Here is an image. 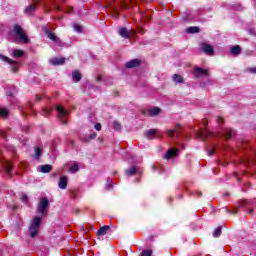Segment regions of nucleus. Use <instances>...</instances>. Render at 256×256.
Segmentation results:
<instances>
[{
  "instance_id": "nucleus-46",
  "label": "nucleus",
  "mask_w": 256,
  "mask_h": 256,
  "mask_svg": "<svg viewBox=\"0 0 256 256\" xmlns=\"http://www.w3.org/2000/svg\"><path fill=\"white\" fill-rule=\"evenodd\" d=\"M0 135L3 139H7V133L3 130H0Z\"/></svg>"
},
{
  "instance_id": "nucleus-32",
  "label": "nucleus",
  "mask_w": 256,
  "mask_h": 256,
  "mask_svg": "<svg viewBox=\"0 0 256 256\" xmlns=\"http://www.w3.org/2000/svg\"><path fill=\"white\" fill-rule=\"evenodd\" d=\"M113 129H114V131H121V129H122L121 123H119V121L115 120L113 122Z\"/></svg>"
},
{
  "instance_id": "nucleus-57",
  "label": "nucleus",
  "mask_w": 256,
  "mask_h": 256,
  "mask_svg": "<svg viewBox=\"0 0 256 256\" xmlns=\"http://www.w3.org/2000/svg\"><path fill=\"white\" fill-rule=\"evenodd\" d=\"M20 110L22 111L23 115H27V113H25V111H23V107H21Z\"/></svg>"
},
{
  "instance_id": "nucleus-35",
  "label": "nucleus",
  "mask_w": 256,
  "mask_h": 256,
  "mask_svg": "<svg viewBox=\"0 0 256 256\" xmlns=\"http://www.w3.org/2000/svg\"><path fill=\"white\" fill-rule=\"evenodd\" d=\"M211 136V132L207 131V130H201L200 131V137H202V139H206V137Z\"/></svg>"
},
{
  "instance_id": "nucleus-49",
  "label": "nucleus",
  "mask_w": 256,
  "mask_h": 256,
  "mask_svg": "<svg viewBox=\"0 0 256 256\" xmlns=\"http://www.w3.org/2000/svg\"><path fill=\"white\" fill-rule=\"evenodd\" d=\"M54 9H55V11H61V6L55 4Z\"/></svg>"
},
{
  "instance_id": "nucleus-62",
  "label": "nucleus",
  "mask_w": 256,
  "mask_h": 256,
  "mask_svg": "<svg viewBox=\"0 0 256 256\" xmlns=\"http://www.w3.org/2000/svg\"><path fill=\"white\" fill-rule=\"evenodd\" d=\"M242 191L245 193L247 190H245V187L242 188Z\"/></svg>"
},
{
  "instance_id": "nucleus-17",
  "label": "nucleus",
  "mask_w": 256,
  "mask_h": 256,
  "mask_svg": "<svg viewBox=\"0 0 256 256\" xmlns=\"http://www.w3.org/2000/svg\"><path fill=\"white\" fill-rule=\"evenodd\" d=\"M69 178L67 176H61L58 182L59 189H67Z\"/></svg>"
},
{
  "instance_id": "nucleus-26",
  "label": "nucleus",
  "mask_w": 256,
  "mask_h": 256,
  "mask_svg": "<svg viewBox=\"0 0 256 256\" xmlns=\"http://www.w3.org/2000/svg\"><path fill=\"white\" fill-rule=\"evenodd\" d=\"M51 65H63L65 63V58H52L50 59Z\"/></svg>"
},
{
  "instance_id": "nucleus-60",
  "label": "nucleus",
  "mask_w": 256,
  "mask_h": 256,
  "mask_svg": "<svg viewBox=\"0 0 256 256\" xmlns=\"http://www.w3.org/2000/svg\"><path fill=\"white\" fill-rule=\"evenodd\" d=\"M223 197H229V193H225Z\"/></svg>"
},
{
  "instance_id": "nucleus-2",
  "label": "nucleus",
  "mask_w": 256,
  "mask_h": 256,
  "mask_svg": "<svg viewBox=\"0 0 256 256\" xmlns=\"http://www.w3.org/2000/svg\"><path fill=\"white\" fill-rule=\"evenodd\" d=\"M41 227V217L36 216L33 218V221L31 222L28 232L30 237L35 238L37 235H39V228Z\"/></svg>"
},
{
  "instance_id": "nucleus-25",
  "label": "nucleus",
  "mask_w": 256,
  "mask_h": 256,
  "mask_svg": "<svg viewBox=\"0 0 256 256\" xmlns=\"http://www.w3.org/2000/svg\"><path fill=\"white\" fill-rule=\"evenodd\" d=\"M111 227L110 226H102L98 231H97V235L98 236H104L107 235V231H110Z\"/></svg>"
},
{
  "instance_id": "nucleus-54",
  "label": "nucleus",
  "mask_w": 256,
  "mask_h": 256,
  "mask_svg": "<svg viewBox=\"0 0 256 256\" xmlns=\"http://www.w3.org/2000/svg\"><path fill=\"white\" fill-rule=\"evenodd\" d=\"M32 107H33V104L29 103V104H28V109H29L30 111H33V110H32Z\"/></svg>"
},
{
  "instance_id": "nucleus-7",
  "label": "nucleus",
  "mask_w": 256,
  "mask_h": 256,
  "mask_svg": "<svg viewBox=\"0 0 256 256\" xmlns=\"http://www.w3.org/2000/svg\"><path fill=\"white\" fill-rule=\"evenodd\" d=\"M183 132V128L181 127L180 124H176L174 129L167 130V135L170 137V139H175L176 137H179L181 133Z\"/></svg>"
},
{
  "instance_id": "nucleus-16",
  "label": "nucleus",
  "mask_w": 256,
  "mask_h": 256,
  "mask_svg": "<svg viewBox=\"0 0 256 256\" xmlns=\"http://www.w3.org/2000/svg\"><path fill=\"white\" fill-rule=\"evenodd\" d=\"M6 95L9 99H13L17 95V87L15 86H8L6 89Z\"/></svg>"
},
{
  "instance_id": "nucleus-31",
  "label": "nucleus",
  "mask_w": 256,
  "mask_h": 256,
  "mask_svg": "<svg viewBox=\"0 0 256 256\" xmlns=\"http://www.w3.org/2000/svg\"><path fill=\"white\" fill-rule=\"evenodd\" d=\"M201 29L197 26H191L187 28V33L193 34V33H199Z\"/></svg>"
},
{
  "instance_id": "nucleus-8",
  "label": "nucleus",
  "mask_w": 256,
  "mask_h": 256,
  "mask_svg": "<svg viewBox=\"0 0 256 256\" xmlns=\"http://www.w3.org/2000/svg\"><path fill=\"white\" fill-rule=\"evenodd\" d=\"M200 49L203 53L209 55L210 57H212V55H215V49L211 46V44L201 43Z\"/></svg>"
},
{
  "instance_id": "nucleus-28",
  "label": "nucleus",
  "mask_w": 256,
  "mask_h": 256,
  "mask_svg": "<svg viewBox=\"0 0 256 256\" xmlns=\"http://www.w3.org/2000/svg\"><path fill=\"white\" fill-rule=\"evenodd\" d=\"M81 73L79 71L72 72V79L75 81V83H79L81 81Z\"/></svg>"
},
{
  "instance_id": "nucleus-23",
  "label": "nucleus",
  "mask_w": 256,
  "mask_h": 256,
  "mask_svg": "<svg viewBox=\"0 0 256 256\" xmlns=\"http://www.w3.org/2000/svg\"><path fill=\"white\" fill-rule=\"evenodd\" d=\"M230 53L231 55H234V57H237V55H241V46L239 45L233 46L230 49Z\"/></svg>"
},
{
  "instance_id": "nucleus-53",
  "label": "nucleus",
  "mask_w": 256,
  "mask_h": 256,
  "mask_svg": "<svg viewBox=\"0 0 256 256\" xmlns=\"http://www.w3.org/2000/svg\"><path fill=\"white\" fill-rule=\"evenodd\" d=\"M236 9L237 11H243V7L241 5H238Z\"/></svg>"
},
{
  "instance_id": "nucleus-34",
  "label": "nucleus",
  "mask_w": 256,
  "mask_h": 256,
  "mask_svg": "<svg viewBox=\"0 0 256 256\" xmlns=\"http://www.w3.org/2000/svg\"><path fill=\"white\" fill-rule=\"evenodd\" d=\"M25 55V52L23 50H14L13 51V57H23Z\"/></svg>"
},
{
  "instance_id": "nucleus-41",
  "label": "nucleus",
  "mask_w": 256,
  "mask_h": 256,
  "mask_svg": "<svg viewBox=\"0 0 256 256\" xmlns=\"http://www.w3.org/2000/svg\"><path fill=\"white\" fill-rule=\"evenodd\" d=\"M153 250H144L141 254V256H152Z\"/></svg>"
},
{
  "instance_id": "nucleus-11",
  "label": "nucleus",
  "mask_w": 256,
  "mask_h": 256,
  "mask_svg": "<svg viewBox=\"0 0 256 256\" xmlns=\"http://www.w3.org/2000/svg\"><path fill=\"white\" fill-rule=\"evenodd\" d=\"M179 156V149L177 148H170L164 155V159H174V157Z\"/></svg>"
},
{
  "instance_id": "nucleus-43",
  "label": "nucleus",
  "mask_w": 256,
  "mask_h": 256,
  "mask_svg": "<svg viewBox=\"0 0 256 256\" xmlns=\"http://www.w3.org/2000/svg\"><path fill=\"white\" fill-rule=\"evenodd\" d=\"M120 5L122 9H129V4H126L123 0H120Z\"/></svg>"
},
{
  "instance_id": "nucleus-9",
  "label": "nucleus",
  "mask_w": 256,
  "mask_h": 256,
  "mask_svg": "<svg viewBox=\"0 0 256 256\" xmlns=\"http://www.w3.org/2000/svg\"><path fill=\"white\" fill-rule=\"evenodd\" d=\"M193 75L196 79H199L201 77H209V71H207V70H205L201 67L196 66L194 68Z\"/></svg>"
},
{
  "instance_id": "nucleus-58",
  "label": "nucleus",
  "mask_w": 256,
  "mask_h": 256,
  "mask_svg": "<svg viewBox=\"0 0 256 256\" xmlns=\"http://www.w3.org/2000/svg\"><path fill=\"white\" fill-rule=\"evenodd\" d=\"M244 187H251V184L250 183H246V184H244Z\"/></svg>"
},
{
  "instance_id": "nucleus-20",
  "label": "nucleus",
  "mask_w": 256,
  "mask_h": 256,
  "mask_svg": "<svg viewBox=\"0 0 256 256\" xmlns=\"http://www.w3.org/2000/svg\"><path fill=\"white\" fill-rule=\"evenodd\" d=\"M118 34L120 35V37H123V39H129V37H131V35L129 34V30H127V28L125 27L120 28Z\"/></svg>"
},
{
  "instance_id": "nucleus-55",
  "label": "nucleus",
  "mask_w": 256,
  "mask_h": 256,
  "mask_svg": "<svg viewBox=\"0 0 256 256\" xmlns=\"http://www.w3.org/2000/svg\"><path fill=\"white\" fill-rule=\"evenodd\" d=\"M217 121H218V123H223V118L218 117V118H217Z\"/></svg>"
},
{
  "instance_id": "nucleus-3",
  "label": "nucleus",
  "mask_w": 256,
  "mask_h": 256,
  "mask_svg": "<svg viewBox=\"0 0 256 256\" xmlns=\"http://www.w3.org/2000/svg\"><path fill=\"white\" fill-rule=\"evenodd\" d=\"M12 33H14V35L18 37V40H20L22 43H29V37H27V34H25V30L23 27H21V25L15 24Z\"/></svg>"
},
{
  "instance_id": "nucleus-14",
  "label": "nucleus",
  "mask_w": 256,
  "mask_h": 256,
  "mask_svg": "<svg viewBox=\"0 0 256 256\" xmlns=\"http://www.w3.org/2000/svg\"><path fill=\"white\" fill-rule=\"evenodd\" d=\"M155 135H157V137H161L157 129H149L144 132V136L146 137V139H155Z\"/></svg>"
},
{
  "instance_id": "nucleus-13",
  "label": "nucleus",
  "mask_w": 256,
  "mask_h": 256,
  "mask_svg": "<svg viewBox=\"0 0 256 256\" xmlns=\"http://www.w3.org/2000/svg\"><path fill=\"white\" fill-rule=\"evenodd\" d=\"M221 135L224 139H233V137L237 135V133L233 129L226 128L222 130Z\"/></svg>"
},
{
  "instance_id": "nucleus-40",
  "label": "nucleus",
  "mask_w": 256,
  "mask_h": 256,
  "mask_svg": "<svg viewBox=\"0 0 256 256\" xmlns=\"http://www.w3.org/2000/svg\"><path fill=\"white\" fill-rule=\"evenodd\" d=\"M245 73H252L253 75H256V67L253 68H246Z\"/></svg>"
},
{
  "instance_id": "nucleus-29",
  "label": "nucleus",
  "mask_w": 256,
  "mask_h": 256,
  "mask_svg": "<svg viewBox=\"0 0 256 256\" xmlns=\"http://www.w3.org/2000/svg\"><path fill=\"white\" fill-rule=\"evenodd\" d=\"M172 79L174 81V83H183L185 80L183 79V77L179 74H174L172 76Z\"/></svg>"
},
{
  "instance_id": "nucleus-30",
  "label": "nucleus",
  "mask_w": 256,
  "mask_h": 256,
  "mask_svg": "<svg viewBox=\"0 0 256 256\" xmlns=\"http://www.w3.org/2000/svg\"><path fill=\"white\" fill-rule=\"evenodd\" d=\"M0 117L7 119V117H9V110H7V108L0 107Z\"/></svg>"
},
{
  "instance_id": "nucleus-39",
  "label": "nucleus",
  "mask_w": 256,
  "mask_h": 256,
  "mask_svg": "<svg viewBox=\"0 0 256 256\" xmlns=\"http://www.w3.org/2000/svg\"><path fill=\"white\" fill-rule=\"evenodd\" d=\"M111 183H113V180L111 178H108L106 183L108 191L113 189V185Z\"/></svg>"
},
{
  "instance_id": "nucleus-33",
  "label": "nucleus",
  "mask_w": 256,
  "mask_h": 256,
  "mask_svg": "<svg viewBox=\"0 0 256 256\" xmlns=\"http://www.w3.org/2000/svg\"><path fill=\"white\" fill-rule=\"evenodd\" d=\"M221 229H222L221 226L217 227V228L214 230V232H213V237H215V238L221 237V233H222Z\"/></svg>"
},
{
  "instance_id": "nucleus-52",
  "label": "nucleus",
  "mask_w": 256,
  "mask_h": 256,
  "mask_svg": "<svg viewBox=\"0 0 256 256\" xmlns=\"http://www.w3.org/2000/svg\"><path fill=\"white\" fill-rule=\"evenodd\" d=\"M195 194L198 195V197H202L203 196V193L199 192V191H196Z\"/></svg>"
},
{
  "instance_id": "nucleus-45",
  "label": "nucleus",
  "mask_w": 256,
  "mask_h": 256,
  "mask_svg": "<svg viewBox=\"0 0 256 256\" xmlns=\"http://www.w3.org/2000/svg\"><path fill=\"white\" fill-rule=\"evenodd\" d=\"M226 213H231V215H237V213H238V210L236 209V210H229V209H226Z\"/></svg>"
},
{
  "instance_id": "nucleus-6",
  "label": "nucleus",
  "mask_w": 256,
  "mask_h": 256,
  "mask_svg": "<svg viewBox=\"0 0 256 256\" xmlns=\"http://www.w3.org/2000/svg\"><path fill=\"white\" fill-rule=\"evenodd\" d=\"M47 209H49V199L41 198L38 204L37 211L42 217H47Z\"/></svg>"
},
{
  "instance_id": "nucleus-22",
  "label": "nucleus",
  "mask_w": 256,
  "mask_h": 256,
  "mask_svg": "<svg viewBox=\"0 0 256 256\" xmlns=\"http://www.w3.org/2000/svg\"><path fill=\"white\" fill-rule=\"evenodd\" d=\"M125 173L128 177H131L136 173H139V168L137 166H132L130 169L125 170Z\"/></svg>"
},
{
  "instance_id": "nucleus-15",
  "label": "nucleus",
  "mask_w": 256,
  "mask_h": 256,
  "mask_svg": "<svg viewBox=\"0 0 256 256\" xmlns=\"http://www.w3.org/2000/svg\"><path fill=\"white\" fill-rule=\"evenodd\" d=\"M139 65H141V60L133 59V60L128 61L125 64V67H126V69H133L135 67H139Z\"/></svg>"
},
{
  "instance_id": "nucleus-47",
  "label": "nucleus",
  "mask_w": 256,
  "mask_h": 256,
  "mask_svg": "<svg viewBox=\"0 0 256 256\" xmlns=\"http://www.w3.org/2000/svg\"><path fill=\"white\" fill-rule=\"evenodd\" d=\"M94 128L96 129V131H101V123H96Z\"/></svg>"
},
{
  "instance_id": "nucleus-59",
  "label": "nucleus",
  "mask_w": 256,
  "mask_h": 256,
  "mask_svg": "<svg viewBox=\"0 0 256 256\" xmlns=\"http://www.w3.org/2000/svg\"><path fill=\"white\" fill-rule=\"evenodd\" d=\"M24 131H29V126L24 127Z\"/></svg>"
},
{
  "instance_id": "nucleus-56",
  "label": "nucleus",
  "mask_w": 256,
  "mask_h": 256,
  "mask_svg": "<svg viewBox=\"0 0 256 256\" xmlns=\"http://www.w3.org/2000/svg\"><path fill=\"white\" fill-rule=\"evenodd\" d=\"M36 101H41V96L36 95Z\"/></svg>"
},
{
  "instance_id": "nucleus-27",
  "label": "nucleus",
  "mask_w": 256,
  "mask_h": 256,
  "mask_svg": "<svg viewBox=\"0 0 256 256\" xmlns=\"http://www.w3.org/2000/svg\"><path fill=\"white\" fill-rule=\"evenodd\" d=\"M110 12L112 13L113 17H115V19H119V10L117 9V7H115L114 5H110L109 6Z\"/></svg>"
},
{
  "instance_id": "nucleus-5",
  "label": "nucleus",
  "mask_w": 256,
  "mask_h": 256,
  "mask_svg": "<svg viewBox=\"0 0 256 256\" xmlns=\"http://www.w3.org/2000/svg\"><path fill=\"white\" fill-rule=\"evenodd\" d=\"M0 59L1 61H4L5 63H8V65H10V70L12 71V73H17L19 71V67H20V63L10 59L7 56H3L2 54H0Z\"/></svg>"
},
{
  "instance_id": "nucleus-10",
  "label": "nucleus",
  "mask_w": 256,
  "mask_h": 256,
  "mask_svg": "<svg viewBox=\"0 0 256 256\" xmlns=\"http://www.w3.org/2000/svg\"><path fill=\"white\" fill-rule=\"evenodd\" d=\"M237 207H246V211L248 213V215H253V203L249 202V201H240L237 204Z\"/></svg>"
},
{
  "instance_id": "nucleus-12",
  "label": "nucleus",
  "mask_w": 256,
  "mask_h": 256,
  "mask_svg": "<svg viewBox=\"0 0 256 256\" xmlns=\"http://www.w3.org/2000/svg\"><path fill=\"white\" fill-rule=\"evenodd\" d=\"M159 113H161V109L159 107H154L143 112V114L146 115V117H157Z\"/></svg>"
},
{
  "instance_id": "nucleus-64",
  "label": "nucleus",
  "mask_w": 256,
  "mask_h": 256,
  "mask_svg": "<svg viewBox=\"0 0 256 256\" xmlns=\"http://www.w3.org/2000/svg\"><path fill=\"white\" fill-rule=\"evenodd\" d=\"M179 197V199H181V197H183L182 195H180V196H178Z\"/></svg>"
},
{
  "instance_id": "nucleus-19",
  "label": "nucleus",
  "mask_w": 256,
  "mask_h": 256,
  "mask_svg": "<svg viewBox=\"0 0 256 256\" xmlns=\"http://www.w3.org/2000/svg\"><path fill=\"white\" fill-rule=\"evenodd\" d=\"M2 165H3L7 175H11V170L13 169V165L8 160H4L2 162Z\"/></svg>"
},
{
  "instance_id": "nucleus-38",
  "label": "nucleus",
  "mask_w": 256,
  "mask_h": 256,
  "mask_svg": "<svg viewBox=\"0 0 256 256\" xmlns=\"http://www.w3.org/2000/svg\"><path fill=\"white\" fill-rule=\"evenodd\" d=\"M73 28L76 33H83V27L81 25L75 24Z\"/></svg>"
},
{
  "instance_id": "nucleus-51",
  "label": "nucleus",
  "mask_w": 256,
  "mask_h": 256,
  "mask_svg": "<svg viewBox=\"0 0 256 256\" xmlns=\"http://www.w3.org/2000/svg\"><path fill=\"white\" fill-rule=\"evenodd\" d=\"M235 177H236V181L240 182L241 181V178H239V174L236 172L234 173Z\"/></svg>"
},
{
  "instance_id": "nucleus-61",
  "label": "nucleus",
  "mask_w": 256,
  "mask_h": 256,
  "mask_svg": "<svg viewBox=\"0 0 256 256\" xmlns=\"http://www.w3.org/2000/svg\"><path fill=\"white\" fill-rule=\"evenodd\" d=\"M101 80H102V78H101V77H98V78H97V81H101Z\"/></svg>"
},
{
  "instance_id": "nucleus-24",
  "label": "nucleus",
  "mask_w": 256,
  "mask_h": 256,
  "mask_svg": "<svg viewBox=\"0 0 256 256\" xmlns=\"http://www.w3.org/2000/svg\"><path fill=\"white\" fill-rule=\"evenodd\" d=\"M41 173H51L53 171V166L50 164H45L40 166Z\"/></svg>"
},
{
  "instance_id": "nucleus-1",
  "label": "nucleus",
  "mask_w": 256,
  "mask_h": 256,
  "mask_svg": "<svg viewBox=\"0 0 256 256\" xmlns=\"http://www.w3.org/2000/svg\"><path fill=\"white\" fill-rule=\"evenodd\" d=\"M54 109H56L58 113V119L62 125H67V117H69V111L66 110L61 104L52 107H43L41 115H43V117H49Z\"/></svg>"
},
{
  "instance_id": "nucleus-50",
  "label": "nucleus",
  "mask_w": 256,
  "mask_h": 256,
  "mask_svg": "<svg viewBox=\"0 0 256 256\" xmlns=\"http://www.w3.org/2000/svg\"><path fill=\"white\" fill-rule=\"evenodd\" d=\"M193 18H191V15L187 14L185 17V21H191Z\"/></svg>"
},
{
  "instance_id": "nucleus-21",
  "label": "nucleus",
  "mask_w": 256,
  "mask_h": 256,
  "mask_svg": "<svg viewBox=\"0 0 256 256\" xmlns=\"http://www.w3.org/2000/svg\"><path fill=\"white\" fill-rule=\"evenodd\" d=\"M97 137V133L87 134L82 137L83 143H89V141H93Z\"/></svg>"
},
{
  "instance_id": "nucleus-36",
  "label": "nucleus",
  "mask_w": 256,
  "mask_h": 256,
  "mask_svg": "<svg viewBox=\"0 0 256 256\" xmlns=\"http://www.w3.org/2000/svg\"><path fill=\"white\" fill-rule=\"evenodd\" d=\"M70 173H77V171H79V165L77 163H74L70 169H69Z\"/></svg>"
},
{
  "instance_id": "nucleus-42",
  "label": "nucleus",
  "mask_w": 256,
  "mask_h": 256,
  "mask_svg": "<svg viewBox=\"0 0 256 256\" xmlns=\"http://www.w3.org/2000/svg\"><path fill=\"white\" fill-rule=\"evenodd\" d=\"M21 201L22 203H27V201H29V197L27 196V194L21 195Z\"/></svg>"
},
{
  "instance_id": "nucleus-48",
  "label": "nucleus",
  "mask_w": 256,
  "mask_h": 256,
  "mask_svg": "<svg viewBox=\"0 0 256 256\" xmlns=\"http://www.w3.org/2000/svg\"><path fill=\"white\" fill-rule=\"evenodd\" d=\"M209 157H212V155H215V149H211L208 151Z\"/></svg>"
},
{
  "instance_id": "nucleus-63",
  "label": "nucleus",
  "mask_w": 256,
  "mask_h": 256,
  "mask_svg": "<svg viewBox=\"0 0 256 256\" xmlns=\"http://www.w3.org/2000/svg\"><path fill=\"white\" fill-rule=\"evenodd\" d=\"M79 213V209H76V214H78Z\"/></svg>"
},
{
  "instance_id": "nucleus-18",
  "label": "nucleus",
  "mask_w": 256,
  "mask_h": 256,
  "mask_svg": "<svg viewBox=\"0 0 256 256\" xmlns=\"http://www.w3.org/2000/svg\"><path fill=\"white\" fill-rule=\"evenodd\" d=\"M37 11V4H30L24 10L25 15H33Z\"/></svg>"
},
{
  "instance_id": "nucleus-4",
  "label": "nucleus",
  "mask_w": 256,
  "mask_h": 256,
  "mask_svg": "<svg viewBox=\"0 0 256 256\" xmlns=\"http://www.w3.org/2000/svg\"><path fill=\"white\" fill-rule=\"evenodd\" d=\"M43 33L50 39V41H53L58 47H65V42L61 40V38L57 37L55 33L51 32L47 26L42 27Z\"/></svg>"
},
{
  "instance_id": "nucleus-37",
  "label": "nucleus",
  "mask_w": 256,
  "mask_h": 256,
  "mask_svg": "<svg viewBox=\"0 0 256 256\" xmlns=\"http://www.w3.org/2000/svg\"><path fill=\"white\" fill-rule=\"evenodd\" d=\"M42 153H43V150H41V148L37 147L35 149V159H40Z\"/></svg>"
},
{
  "instance_id": "nucleus-44",
  "label": "nucleus",
  "mask_w": 256,
  "mask_h": 256,
  "mask_svg": "<svg viewBox=\"0 0 256 256\" xmlns=\"http://www.w3.org/2000/svg\"><path fill=\"white\" fill-rule=\"evenodd\" d=\"M248 33H249V35H252L253 37H255V35H256L255 28H249Z\"/></svg>"
}]
</instances>
